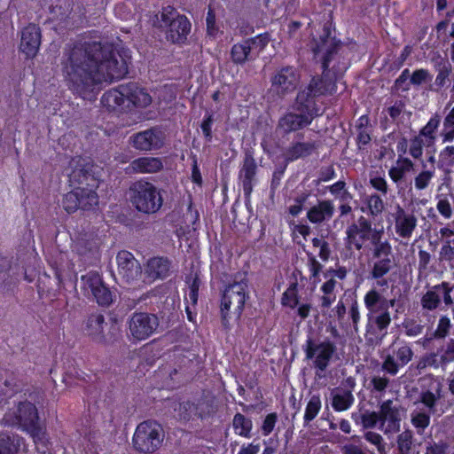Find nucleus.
I'll use <instances>...</instances> for the list:
<instances>
[{
  "mask_svg": "<svg viewBox=\"0 0 454 454\" xmlns=\"http://www.w3.org/2000/svg\"><path fill=\"white\" fill-rule=\"evenodd\" d=\"M314 247H319L318 256L323 262H327L331 255V249L329 243L324 239L314 238L312 239Z\"/></svg>",
  "mask_w": 454,
  "mask_h": 454,
  "instance_id": "57",
  "label": "nucleus"
},
{
  "mask_svg": "<svg viewBox=\"0 0 454 454\" xmlns=\"http://www.w3.org/2000/svg\"><path fill=\"white\" fill-rule=\"evenodd\" d=\"M438 73L435 77L434 84L439 89L443 88L449 82V76L451 72V67L449 63H442L437 69Z\"/></svg>",
  "mask_w": 454,
  "mask_h": 454,
  "instance_id": "54",
  "label": "nucleus"
},
{
  "mask_svg": "<svg viewBox=\"0 0 454 454\" xmlns=\"http://www.w3.org/2000/svg\"><path fill=\"white\" fill-rule=\"evenodd\" d=\"M246 41L250 45L251 51H254L256 55H258L267 47L270 41V35L268 32H264L254 37L247 38Z\"/></svg>",
  "mask_w": 454,
  "mask_h": 454,
  "instance_id": "49",
  "label": "nucleus"
},
{
  "mask_svg": "<svg viewBox=\"0 0 454 454\" xmlns=\"http://www.w3.org/2000/svg\"><path fill=\"white\" fill-rule=\"evenodd\" d=\"M397 445L401 454H408L412 445V433L406 430L401 433L397 438Z\"/></svg>",
  "mask_w": 454,
  "mask_h": 454,
  "instance_id": "56",
  "label": "nucleus"
},
{
  "mask_svg": "<svg viewBox=\"0 0 454 454\" xmlns=\"http://www.w3.org/2000/svg\"><path fill=\"white\" fill-rule=\"evenodd\" d=\"M163 168V162L158 157L143 156L130 161L126 168L127 174H153Z\"/></svg>",
  "mask_w": 454,
  "mask_h": 454,
  "instance_id": "29",
  "label": "nucleus"
},
{
  "mask_svg": "<svg viewBox=\"0 0 454 454\" xmlns=\"http://www.w3.org/2000/svg\"><path fill=\"white\" fill-rule=\"evenodd\" d=\"M288 164L285 161L278 164L272 173V176L270 184V196H274L281 185L282 179L285 176L286 170Z\"/></svg>",
  "mask_w": 454,
  "mask_h": 454,
  "instance_id": "46",
  "label": "nucleus"
},
{
  "mask_svg": "<svg viewBox=\"0 0 454 454\" xmlns=\"http://www.w3.org/2000/svg\"><path fill=\"white\" fill-rule=\"evenodd\" d=\"M431 414L424 408L419 406H416L411 412V423L416 428L419 434H422L429 426Z\"/></svg>",
  "mask_w": 454,
  "mask_h": 454,
  "instance_id": "41",
  "label": "nucleus"
},
{
  "mask_svg": "<svg viewBox=\"0 0 454 454\" xmlns=\"http://www.w3.org/2000/svg\"><path fill=\"white\" fill-rule=\"evenodd\" d=\"M394 260L392 247L387 241H378L373 247V262L377 260Z\"/></svg>",
  "mask_w": 454,
  "mask_h": 454,
  "instance_id": "50",
  "label": "nucleus"
},
{
  "mask_svg": "<svg viewBox=\"0 0 454 454\" xmlns=\"http://www.w3.org/2000/svg\"><path fill=\"white\" fill-rule=\"evenodd\" d=\"M24 443L23 437L16 434H0V454H18Z\"/></svg>",
  "mask_w": 454,
  "mask_h": 454,
  "instance_id": "35",
  "label": "nucleus"
},
{
  "mask_svg": "<svg viewBox=\"0 0 454 454\" xmlns=\"http://www.w3.org/2000/svg\"><path fill=\"white\" fill-rule=\"evenodd\" d=\"M424 169H422L415 177H414V186L418 191L425 190L430 184L432 179L435 176V168L431 167L430 168H426V165L423 164Z\"/></svg>",
  "mask_w": 454,
  "mask_h": 454,
  "instance_id": "44",
  "label": "nucleus"
},
{
  "mask_svg": "<svg viewBox=\"0 0 454 454\" xmlns=\"http://www.w3.org/2000/svg\"><path fill=\"white\" fill-rule=\"evenodd\" d=\"M427 380L428 381V388L423 389L420 392L415 405L419 407L424 405L426 411H429V413H434L437 401L442 397V384L436 379H428Z\"/></svg>",
  "mask_w": 454,
  "mask_h": 454,
  "instance_id": "28",
  "label": "nucleus"
},
{
  "mask_svg": "<svg viewBox=\"0 0 454 454\" xmlns=\"http://www.w3.org/2000/svg\"><path fill=\"white\" fill-rule=\"evenodd\" d=\"M123 84L106 90L101 97V105L108 112H126L128 110L127 98Z\"/></svg>",
  "mask_w": 454,
  "mask_h": 454,
  "instance_id": "26",
  "label": "nucleus"
},
{
  "mask_svg": "<svg viewBox=\"0 0 454 454\" xmlns=\"http://www.w3.org/2000/svg\"><path fill=\"white\" fill-rule=\"evenodd\" d=\"M323 277L325 279V282L320 287V291L323 293V295L319 299V306L322 311L329 309L336 301V287L339 286L342 289L341 283H339L337 279H345L347 277V270L343 266L339 267L336 270L329 268L323 272Z\"/></svg>",
  "mask_w": 454,
  "mask_h": 454,
  "instance_id": "10",
  "label": "nucleus"
},
{
  "mask_svg": "<svg viewBox=\"0 0 454 454\" xmlns=\"http://www.w3.org/2000/svg\"><path fill=\"white\" fill-rule=\"evenodd\" d=\"M304 135L301 132L294 134V140L283 149L284 161L287 164L300 159L311 156L317 150L318 145L316 141H302Z\"/></svg>",
  "mask_w": 454,
  "mask_h": 454,
  "instance_id": "12",
  "label": "nucleus"
},
{
  "mask_svg": "<svg viewBox=\"0 0 454 454\" xmlns=\"http://www.w3.org/2000/svg\"><path fill=\"white\" fill-rule=\"evenodd\" d=\"M414 162L407 157L398 155L395 164L390 168L388 175L392 181L398 184L414 171Z\"/></svg>",
  "mask_w": 454,
  "mask_h": 454,
  "instance_id": "33",
  "label": "nucleus"
},
{
  "mask_svg": "<svg viewBox=\"0 0 454 454\" xmlns=\"http://www.w3.org/2000/svg\"><path fill=\"white\" fill-rule=\"evenodd\" d=\"M105 317L102 314H91L86 323V331L89 336L97 341L105 339L103 334Z\"/></svg>",
  "mask_w": 454,
  "mask_h": 454,
  "instance_id": "37",
  "label": "nucleus"
},
{
  "mask_svg": "<svg viewBox=\"0 0 454 454\" xmlns=\"http://www.w3.org/2000/svg\"><path fill=\"white\" fill-rule=\"evenodd\" d=\"M73 0H52L50 6L51 20L59 21V24L66 23L73 11Z\"/></svg>",
  "mask_w": 454,
  "mask_h": 454,
  "instance_id": "34",
  "label": "nucleus"
},
{
  "mask_svg": "<svg viewBox=\"0 0 454 454\" xmlns=\"http://www.w3.org/2000/svg\"><path fill=\"white\" fill-rule=\"evenodd\" d=\"M439 164L442 167L454 165V145H447L439 153Z\"/></svg>",
  "mask_w": 454,
  "mask_h": 454,
  "instance_id": "58",
  "label": "nucleus"
},
{
  "mask_svg": "<svg viewBox=\"0 0 454 454\" xmlns=\"http://www.w3.org/2000/svg\"><path fill=\"white\" fill-rule=\"evenodd\" d=\"M27 433L32 437L36 450L41 454H52V444L44 426L39 424Z\"/></svg>",
  "mask_w": 454,
  "mask_h": 454,
  "instance_id": "32",
  "label": "nucleus"
},
{
  "mask_svg": "<svg viewBox=\"0 0 454 454\" xmlns=\"http://www.w3.org/2000/svg\"><path fill=\"white\" fill-rule=\"evenodd\" d=\"M395 265V261L390 259L377 260L373 262L372 277L381 278L386 275Z\"/></svg>",
  "mask_w": 454,
  "mask_h": 454,
  "instance_id": "52",
  "label": "nucleus"
},
{
  "mask_svg": "<svg viewBox=\"0 0 454 454\" xmlns=\"http://www.w3.org/2000/svg\"><path fill=\"white\" fill-rule=\"evenodd\" d=\"M436 208L438 212L445 218L450 219L452 216V208L450 201L446 198H440L437 201Z\"/></svg>",
  "mask_w": 454,
  "mask_h": 454,
  "instance_id": "61",
  "label": "nucleus"
},
{
  "mask_svg": "<svg viewBox=\"0 0 454 454\" xmlns=\"http://www.w3.org/2000/svg\"><path fill=\"white\" fill-rule=\"evenodd\" d=\"M251 53V47L247 44L246 39L234 43L230 51L231 61L236 65L241 66L249 59Z\"/></svg>",
  "mask_w": 454,
  "mask_h": 454,
  "instance_id": "40",
  "label": "nucleus"
},
{
  "mask_svg": "<svg viewBox=\"0 0 454 454\" xmlns=\"http://www.w3.org/2000/svg\"><path fill=\"white\" fill-rule=\"evenodd\" d=\"M441 123V117L438 114L432 116L427 123L419 130L417 135L431 147L434 145L436 141V131Z\"/></svg>",
  "mask_w": 454,
  "mask_h": 454,
  "instance_id": "36",
  "label": "nucleus"
},
{
  "mask_svg": "<svg viewBox=\"0 0 454 454\" xmlns=\"http://www.w3.org/2000/svg\"><path fill=\"white\" fill-rule=\"evenodd\" d=\"M164 438L161 424L154 419H146L137 426L132 436V448L139 454H153L160 449Z\"/></svg>",
  "mask_w": 454,
  "mask_h": 454,
  "instance_id": "4",
  "label": "nucleus"
},
{
  "mask_svg": "<svg viewBox=\"0 0 454 454\" xmlns=\"http://www.w3.org/2000/svg\"><path fill=\"white\" fill-rule=\"evenodd\" d=\"M278 421V415L276 412L269 413L265 419H263L262 425V434L264 436L270 435L275 428L276 423Z\"/></svg>",
  "mask_w": 454,
  "mask_h": 454,
  "instance_id": "59",
  "label": "nucleus"
},
{
  "mask_svg": "<svg viewBox=\"0 0 454 454\" xmlns=\"http://www.w3.org/2000/svg\"><path fill=\"white\" fill-rule=\"evenodd\" d=\"M429 147L431 146L415 136L409 141V154L415 160L420 159L423 155V149Z\"/></svg>",
  "mask_w": 454,
  "mask_h": 454,
  "instance_id": "53",
  "label": "nucleus"
},
{
  "mask_svg": "<svg viewBox=\"0 0 454 454\" xmlns=\"http://www.w3.org/2000/svg\"><path fill=\"white\" fill-rule=\"evenodd\" d=\"M442 143L454 140V107L448 113L443 120V127L440 134Z\"/></svg>",
  "mask_w": 454,
  "mask_h": 454,
  "instance_id": "48",
  "label": "nucleus"
},
{
  "mask_svg": "<svg viewBox=\"0 0 454 454\" xmlns=\"http://www.w3.org/2000/svg\"><path fill=\"white\" fill-rule=\"evenodd\" d=\"M130 140L135 149L145 152L160 149L164 144L162 132L157 128L137 132L130 137Z\"/></svg>",
  "mask_w": 454,
  "mask_h": 454,
  "instance_id": "17",
  "label": "nucleus"
},
{
  "mask_svg": "<svg viewBox=\"0 0 454 454\" xmlns=\"http://www.w3.org/2000/svg\"><path fill=\"white\" fill-rule=\"evenodd\" d=\"M160 22L166 27V38L174 44H184L191 33L192 24L189 19L180 14L176 8L168 5L162 8Z\"/></svg>",
  "mask_w": 454,
  "mask_h": 454,
  "instance_id": "7",
  "label": "nucleus"
},
{
  "mask_svg": "<svg viewBox=\"0 0 454 454\" xmlns=\"http://www.w3.org/2000/svg\"><path fill=\"white\" fill-rule=\"evenodd\" d=\"M291 109L306 116L311 123L316 118L323 114V111L317 104V98L304 88L298 91L294 101L291 105Z\"/></svg>",
  "mask_w": 454,
  "mask_h": 454,
  "instance_id": "14",
  "label": "nucleus"
},
{
  "mask_svg": "<svg viewBox=\"0 0 454 454\" xmlns=\"http://www.w3.org/2000/svg\"><path fill=\"white\" fill-rule=\"evenodd\" d=\"M249 279L247 272L239 271L232 279L225 285L221 294L220 314L223 327L230 329V320L232 317L239 319L249 299Z\"/></svg>",
  "mask_w": 454,
  "mask_h": 454,
  "instance_id": "3",
  "label": "nucleus"
},
{
  "mask_svg": "<svg viewBox=\"0 0 454 454\" xmlns=\"http://www.w3.org/2000/svg\"><path fill=\"white\" fill-rule=\"evenodd\" d=\"M257 163L251 152L245 153L242 165L239 171V179L241 182L242 189L246 199L250 198L256 180Z\"/></svg>",
  "mask_w": 454,
  "mask_h": 454,
  "instance_id": "19",
  "label": "nucleus"
},
{
  "mask_svg": "<svg viewBox=\"0 0 454 454\" xmlns=\"http://www.w3.org/2000/svg\"><path fill=\"white\" fill-rule=\"evenodd\" d=\"M214 123L213 113L207 112L200 123V129L207 142H211L213 139L212 126Z\"/></svg>",
  "mask_w": 454,
  "mask_h": 454,
  "instance_id": "55",
  "label": "nucleus"
},
{
  "mask_svg": "<svg viewBox=\"0 0 454 454\" xmlns=\"http://www.w3.org/2000/svg\"><path fill=\"white\" fill-rule=\"evenodd\" d=\"M158 326V317L147 312H135L129 322L130 335L136 340L148 339L153 334Z\"/></svg>",
  "mask_w": 454,
  "mask_h": 454,
  "instance_id": "11",
  "label": "nucleus"
},
{
  "mask_svg": "<svg viewBox=\"0 0 454 454\" xmlns=\"http://www.w3.org/2000/svg\"><path fill=\"white\" fill-rule=\"evenodd\" d=\"M300 74L294 67H284L272 78V85L283 94L294 91L300 81Z\"/></svg>",
  "mask_w": 454,
  "mask_h": 454,
  "instance_id": "25",
  "label": "nucleus"
},
{
  "mask_svg": "<svg viewBox=\"0 0 454 454\" xmlns=\"http://www.w3.org/2000/svg\"><path fill=\"white\" fill-rule=\"evenodd\" d=\"M359 123L357 128L359 129V133L357 136V145L361 149L363 145H366L369 144V131L367 130V126L369 125V116L368 114H363L359 120Z\"/></svg>",
  "mask_w": 454,
  "mask_h": 454,
  "instance_id": "51",
  "label": "nucleus"
},
{
  "mask_svg": "<svg viewBox=\"0 0 454 454\" xmlns=\"http://www.w3.org/2000/svg\"><path fill=\"white\" fill-rule=\"evenodd\" d=\"M92 165L84 164L76 166L70 173L72 182L77 183L79 192L80 209L90 210L98 204V196L96 190L98 180L91 173Z\"/></svg>",
  "mask_w": 454,
  "mask_h": 454,
  "instance_id": "6",
  "label": "nucleus"
},
{
  "mask_svg": "<svg viewBox=\"0 0 454 454\" xmlns=\"http://www.w3.org/2000/svg\"><path fill=\"white\" fill-rule=\"evenodd\" d=\"M81 194L82 193L79 192L78 187H75L74 190L64 195L62 206L66 212L72 214L80 209L79 196H81Z\"/></svg>",
  "mask_w": 454,
  "mask_h": 454,
  "instance_id": "45",
  "label": "nucleus"
},
{
  "mask_svg": "<svg viewBox=\"0 0 454 454\" xmlns=\"http://www.w3.org/2000/svg\"><path fill=\"white\" fill-rule=\"evenodd\" d=\"M405 333L408 336L415 337L422 333L423 326L414 319H406L403 323Z\"/></svg>",
  "mask_w": 454,
  "mask_h": 454,
  "instance_id": "60",
  "label": "nucleus"
},
{
  "mask_svg": "<svg viewBox=\"0 0 454 454\" xmlns=\"http://www.w3.org/2000/svg\"><path fill=\"white\" fill-rule=\"evenodd\" d=\"M82 283L84 294L91 295L99 306L108 307L113 302L112 292L98 271L82 276Z\"/></svg>",
  "mask_w": 454,
  "mask_h": 454,
  "instance_id": "9",
  "label": "nucleus"
},
{
  "mask_svg": "<svg viewBox=\"0 0 454 454\" xmlns=\"http://www.w3.org/2000/svg\"><path fill=\"white\" fill-rule=\"evenodd\" d=\"M417 226V218L411 214L406 212L403 208L398 207L395 217V229L398 236L409 239Z\"/></svg>",
  "mask_w": 454,
  "mask_h": 454,
  "instance_id": "30",
  "label": "nucleus"
},
{
  "mask_svg": "<svg viewBox=\"0 0 454 454\" xmlns=\"http://www.w3.org/2000/svg\"><path fill=\"white\" fill-rule=\"evenodd\" d=\"M302 350L305 353L306 359L313 361L316 376L322 377V373L326 371L336 351V346L329 340L317 343L312 337L309 336L302 345Z\"/></svg>",
  "mask_w": 454,
  "mask_h": 454,
  "instance_id": "8",
  "label": "nucleus"
},
{
  "mask_svg": "<svg viewBox=\"0 0 454 454\" xmlns=\"http://www.w3.org/2000/svg\"><path fill=\"white\" fill-rule=\"evenodd\" d=\"M12 424L27 432L40 424L38 411L35 405L28 401L20 402L13 412Z\"/></svg>",
  "mask_w": 454,
  "mask_h": 454,
  "instance_id": "16",
  "label": "nucleus"
},
{
  "mask_svg": "<svg viewBox=\"0 0 454 454\" xmlns=\"http://www.w3.org/2000/svg\"><path fill=\"white\" fill-rule=\"evenodd\" d=\"M441 361L443 364L454 361V340H450L442 349L440 354Z\"/></svg>",
  "mask_w": 454,
  "mask_h": 454,
  "instance_id": "63",
  "label": "nucleus"
},
{
  "mask_svg": "<svg viewBox=\"0 0 454 454\" xmlns=\"http://www.w3.org/2000/svg\"><path fill=\"white\" fill-rule=\"evenodd\" d=\"M334 205L330 200H320L307 211L309 223L319 224L330 221L334 215Z\"/></svg>",
  "mask_w": 454,
  "mask_h": 454,
  "instance_id": "31",
  "label": "nucleus"
},
{
  "mask_svg": "<svg viewBox=\"0 0 454 454\" xmlns=\"http://www.w3.org/2000/svg\"><path fill=\"white\" fill-rule=\"evenodd\" d=\"M185 282L188 284V292L185 293L184 300L186 302H190L195 309L199 299V290L201 286L200 274L198 272L191 273L186 276Z\"/></svg>",
  "mask_w": 454,
  "mask_h": 454,
  "instance_id": "38",
  "label": "nucleus"
},
{
  "mask_svg": "<svg viewBox=\"0 0 454 454\" xmlns=\"http://www.w3.org/2000/svg\"><path fill=\"white\" fill-rule=\"evenodd\" d=\"M430 74L427 69H418L413 72L411 76V82L414 85H420L427 79H430Z\"/></svg>",
  "mask_w": 454,
  "mask_h": 454,
  "instance_id": "64",
  "label": "nucleus"
},
{
  "mask_svg": "<svg viewBox=\"0 0 454 454\" xmlns=\"http://www.w3.org/2000/svg\"><path fill=\"white\" fill-rule=\"evenodd\" d=\"M207 32L209 35L215 36L218 32V27L215 23V14L214 10L208 9L206 17Z\"/></svg>",
  "mask_w": 454,
  "mask_h": 454,
  "instance_id": "62",
  "label": "nucleus"
},
{
  "mask_svg": "<svg viewBox=\"0 0 454 454\" xmlns=\"http://www.w3.org/2000/svg\"><path fill=\"white\" fill-rule=\"evenodd\" d=\"M122 89L127 98L128 110L131 107L145 108L152 103V97L146 89L140 87L136 82L124 83Z\"/></svg>",
  "mask_w": 454,
  "mask_h": 454,
  "instance_id": "27",
  "label": "nucleus"
},
{
  "mask_svg": "<svg viewBox=\"0 0 454 454\" xmlns=\"http://www.w3.org/2000/svg\"><path fill=\"white\" fill-rule=\"evenodd\" d=\"M412 357L411 348L403 343H394L391 350L387 355L383 363V370L388 373L395 375L397 373L399 367L407 364Z\"/></svg>",
  "mask_w": 454,
  "mask_h": 454,
  "instance_id": "15",
  "label": "nucleus"
},
{
  "mask_svg": "<svg viewBox=\"0 0 454 454\" xmlns=\"http://www.w3.org/2000/svg\"><path fill=\"white\" fill-rule=\"evenodd\" d=\"M354 397L350 391L344 390L333 395L332 406L335 411H347L353 403Z\"/></svg>",
  "mask_w": 454,
  "mask_h": 454,
  "instance_id": "43",
  "label": "nucleus"
},
{
  "mask_svg": "<svg viewBox=\"0 0 454 454\" xmlns=\"http://www.w3.org/2000/svg\"><path fill=\"white\" fill-rule=\"evenodd\" d=\"M116 262L118 273L126 283L133 284L141 278L143 273L141 264L131 252L119 251L116 255Z\"/></svg>",
  "mask_w": 454,
  "mask_h": 454,
  "instance_id": "13",
  "label": "nucleus"
},
{
  "mask_svg": "<svg viewBox=\"0 0 454 454\" xmlns=\"http://www.w3.org/2000/svg\"><path fill=\"white\" fill-rule=\"evenodd\" d=\"M172 261L167 256H153L145 265V277L149 283L165 279L170 275Z\"/></svg>",
  "mask_w": 454,
  "mask_h": 454,
  "instance_id": "21",
  "label": "nucleus"
},
{
  "mask_svg": "<svg viewBox=\"0 0 454 454\" xmlns=\"http://www.w3.org/2000/svg\"><path fill=\"white\" fill-rule=\"evenodd\" d=\"M300 299L299 284L294 279L282 294L280 303L284 308L294 309L299 305Z\"/></svg>",
  "mask_w": 454,
  "mask_h": 454,
  "instance_id": "39",
  "label": "nucleus"
},
{
  "mask_svg": "<svg viewBox=\"0 0 454 454\" xmlns=\"http://www.w3.org/2000/svg\"><path fill=\"white\" fill-rule=\"evenodd\" d=\"M61 70L69 90L92 101L103 82L124 78L129 66L125 56L113 43L77 39L66 45Z\"/></svg>",
  "mask_w": 454,
  "mask_h": 454,
  "instance_id": "1",
  "label": "nucleus"
},
{
  "mask_svg": "<svg viewBox=\"0 0 454 454\" xmlns=\"http://www.w3.org/2000/svg\"><path fill=\"white\" fill-rule=\"evenodd\" d=\"M321 409V399L319 395H313L305 408L304 424L307 425L312 421L318 414Z\"/></svg>",
  "mask_w": 454,
  "mask_h": 454,
  "instance_id": "47",
  "label": "nucleus"
},
{
  "mask_svg": "<svg viewBox=\"0 0 454 454\" xmlns=\"http://www.w3.org/2000/svg\"><path fill=\"white\" fill-rule=\"evenodd\" d=\"M129 195L133 207L144 214L156 213L163 203L159 189L145 179L132 183L129 189Z\"/></svg>",
  "mask_w": 454,
  "mask_h": 454,
  "instance_id": "5",
  "label": "nucleus"
},
{
  "mask_svg": "<svg viewBox=\"0 0 454 454\" xmlns=\"http://www.w3.org/2000/svg\"><path fill=\"white\" fill-rule=\"evenodd\" d=\"M41 29L34 23L28 24L22 29L20 50L26 55V59H31L37 55L41 45Z\"/></svg>",
  "mask_w": 454,
  "mask_h": 454,
  "instance_id": "20",
  "label": "nucleus"
},
{
  "mask_svg": "<svg viewBox=\"0 0 454 454\" xmlns=\"http://www.w3.org/2000/svg\"><path fill=\"white\" fill-rule=\"evenodd\" d=\"M314 59L320 63L321 70L340 81L351 64V48L333 35L332 22H325L317 37L311 41Z\"/></svg>",
  "mask_w": 454,
  "mask_h": 454,
  "instance_id": "2",
  "label": "nucleus"
},
{
  "mask_svg": "<svg viewBox=\"0 0 454 454\" xmlns=\"http://www.w3.org/2000/svg\"><path fill=\"white\" fill-rule=\"evenodd\" d=\"M232 426L236 434L245 438L251 437L253 422L249 418L238 412L233 417Z\"/></svg>",
  "mask_w": 454,
  "mask_h": 454,
  "instance_id": "42",
  "label": "nucleus"
},
{
  "mask_svg": "<svg viewBox=\"0 0 454 454\" xmlns=\"http://www.w3.org/2000/svg\"><path fill=\"white\" fill-rule=\"evenodd\" d=\"M337 82L338 81L335 78H333L328 73L322 70L321 74H316L311 77L304 89L318 98L321 96L332 95L336 92Z\"/></svg>",
  "mask_w": 454,
  "mask_h": 454,
  "instance_id": "24",
  "label": "nucleus"
},
{
  "mask_svg": "<svg viewBox=\"0 0 454 454\" xmlns=\"http://www.w3.org/2000/svg\"><path fill=\"white\" fill-rule=\"evenodd\" d=\"M311 122L295 110L290 108L286 112L278 121L277 130L279 131L283 137L289 135L292 132H296L309 127Z\"/></svg>",
  "mask_w": 454,
  "mask_h": 454,
  "instance_id": "22",
  "label": "nucleus"
},
{
  "mask_svg": "<svg viewBox=\"0 0 454 454\" xmlns=\"http://www.w3.org/2000/svg\"><path fill=\"white\" fill-rule=\"evenodd\" d=\"M451 288L449 284L442 282L440 285L434 286L428 289L426 294L421 297L420 303L423 309L434 310L441 304L443 300L446 305L452 304L450 296Z\"/></svg>",
  "mask_w": 454,
  "mask_h": 454,
  "instance_id": "18",
  "label": "nucleus"
},
{
  "mask_svg": "<svg viewBox=\"0 0 454 454\" xmlns=\"http://www.w3.org/2000/svg\"><path fill=\"white\" fill-rule=\"evenodd\" d=\"M347 247L350 250H360L369 240V220L361 216L358 223H352L347 229Z\"/></svg>",
  "mask_w": 454,
  "mask_h": 454,
  "instance_id": "23",
  "label": "nucleus"
}]
</instances>
